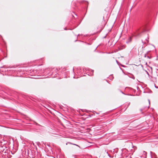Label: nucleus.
<instances>
[{
	"instance_id": "obj_1",
	"label": "nucleus",
	"mask_w": 158,
	"mask_h": 158,
	"mask_svg": "<svg viewBox=\"0 0 158 158\" xmlns=\"http://www.w3.org/2000/svg\"><path fill=\"white\" fill-rule=\"evenodd\" d=\"M126 47V46L125 45H123L120 48H118V50H120L123 49L125 48Z\"/></svg>"
},
{
	"instance_id": "obj_2",
	"label": "nucleus",
	"mask_w": 158,
	"mask_h": 158,
	"mask_svg": "<svg viewBox=\"0 0 158 158\" xmlns=\"http://www.w3.org/2000/svg\"><path fill=\"white\" fill-rule=\"evenodd\" d=\"M139 32H137L136 34L135 35L136 36H139Z\"/></svg>"
},
{
	"instance_id": "obj_3",
	"label": "nucleus",
	"mask_w": 158,
	"mask_h": 158,
	"mask_svg": "<svg viewBox=\"0 0 158 158\" xmlns=\"http://www.w3.org/2000/svg\"><path fill=\"white\" fill-rule=\"evenodd\" d=\"M145 57H147V58H150L149 57V56H147L145 54Z\"/></svg>"
},
{
	"instance_id": "obj_4",
	"label": "nucleus",
	"mask_w": 158,
	"mask_h": 158,
	"mask_svg": "<svg viewBox=\"0 0 158 158\" xmlns=\"http://www.w3.org/2000/svg\"><path fill=\"white\" fill-rule=\"evenodd\" d=\"M155 87L156 88H158V86H156L155 85Z\"/></svg>"
},
{
	"instance_id": "obj_5",
	"label": "nucleus",
	"mask_w": 158,
	"mask_h": 158,
	"mask_svg": "<svg viewBox=\"0 0 158 158\" xmlns=\"http://www.w3.org/2000/svg\"><path fill=\"white\" fill-rule=\"evenodd\" d=\"M132 148H134V149H135V148H136V147H133H133H132Z\"/></svg>"
},
{
	"instance_id": "obj_6",
	"label": "nucleus",
	"mask_w": 158,
	"mask_h": 158,
	"mask_svg": "<svg viewBox=\"0 0 158 158\" xmlns=\"http://www.w3.org/2000/svg\"><path fill=\"white\" fill-rule=\"evenodd\" d=\"M73 144V145H76V146H78V145H76V144Z\"/></svg>"
},
{
	"instance_id": "obj_7",
	"label": "nucleus",
	"mask_w": 158,
	"mask_h": 158,
	"mask_svg": "<svg viewBox=\"0 0 158 158\" xmlns=\"http://www.w3.org/2000/svg\"><path fill=\"white\" fill-rule=\"evenodd\" d=\"M146 40V41L147 42H148V40Z\"/></svg>"
},
{
	"instance_id": "obj_8",
	"label": "nucleus",
	"mask_w": 158,
	"mask_h": 158,
	"mask_svg": "<svg viewBox=\"0 0 158 158\" xmlns=\"http://www.w3.org/2000/svg\"><path fill=\"white\" fill-rule=\"evenodd\" d=\"M149 104H150V102L149 100Z\"/></svg>"
},
{
	"instance_id": "obj_9",
	"label": "nucleus",
	"mask_w": 158,
	"mask_h": 158,
	"mask_svg": "<svg viewBox=\"0 0 158 158\" xmlns=\"http://www.w3.org/2000/svg\"><path fill=\"white\" fill-rule=\"evenodd\" d=\"M147 73L148 74H149V73H148V72H147Z\"/></svg>"
},
{
	"instance_id": "obj_10",
	"label": "nucleus",
	"mask_w": 158,
	"mask_h": 158,
	"mask_svg": "<svg viewBox=\"0 0 158 158\" xmlns=\"http://www.w3.org/2000/svg\"><path fill=\"white\" fill-rule=\"evenodd\" d=\"M118 51V50H117L116 51H115V52H117V51Z\"/></svg>"
},
{
	"instance_id": "obj_11",
	"label": "nucleus",
	"mask_w": 158,
	"mask_h": 158,
	"mask_svg": "<svg viewBox=\"0 0 158 158\" xmlns=\"http://www.w3.org/2000/svg\"><path fill=\"white\" fill-rule=\"evenodd\" d=\"M116 62H117V63H118V61H117V60H116Z\"/></svg>"
},
{
	"instance_id": "obj_12",
	"label": "nucleus",
	"mask_w": 158,
	"mask_h": 158,
	"mask_svg": "<svg viewBox=\"0 0 158 158\" xmlns=\"http://www.w3.org/2000/svg\"><path fill=\"white\" fill-rule=\"evenodd\" d=\"M143 152L146 153V152L145 151H143Z\"/></svg>"
}]
</instances>
